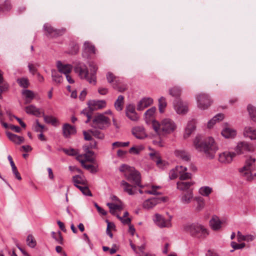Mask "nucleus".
I'll return each mask as SVG.
<instances>
[{"label": "nucleus", "mask_w": 256, "mask_h": 256, "mask_svg": "<svg viewBox=\"0 0 256 256\" xmlns=\"http://www.w3.org/2000/svg\"><path fill=\"white\" fill-rule=\"evenodd\" d=\"M26 112L28 114L34 115L36 116H40L42 112L40 108H36L34 105H30L26 108Z\"/></svg>", "instance_id": "obj_23"}, {"label": "nucleus", "mask_w": 256, "mask_h": 256, "mask_svg": "<svg viewBox=\"0 0 256 256\" xmlns=\"http://www.w3.org/2000/svg\"><path fill=\"white\" fill-rule=\"evenodd\" d=\"M185 232L198 238H204L208 235V230L204 226L198 224H188L184 226Z\"/></svg>", "instance_id": "obj_2"}, {"label": "nucleus", "mask_w": 256, "mask_h": 256, "mask_svg": "<svg viewBox=\"0 0 256 256\" xmlns=\"http://www.w3.org/2000/svg\"><path fill=\"white\" fill-rule=\"evenodd\" d=\"M152 102L153 100L152 98H144L138 102L137 110H142L145 108L149 106Z\"/></svg>", "instance_id": "obj_20"}, {"label": "nucleus", "mask_w": 256, "mask_h": 256, "mask_svg": "<svg viewBox=\"0 0 256 256\" xmlns=\"http://www.w3.org/2000/svg\"><path fill=\"white\" fill-rule=\"evenodd\" d=\"M22 94L26 98L25 104H28L31 102L34 98V94L32 91L29 90H24L22 92Z\"/></svg>", "instance_id": "obj_29"}, {"label": "nucleus", "mask_w": 256, "mask_h": 256, "mask_svg": "<svg viewBox=\"0 0 256 256\" xmlns=\"http://www.w3.org/2000/svg\"><path fill=\"white\" fill-rule=\"evenodd\" d=\"M2 6L4 12L9 11L12 8L10 2L8 0H6L3 4H2Z\"/></svg>", "instance_id": "obj_60"}, {"label": "nucleus", "mask_w": 256, "mask_h": 256, "mask_svg": "<svg viewBox=\"0 0 256 256\" xmlns=\"http://www.w3.org/2000/svg\"><path fill=\"white\" fill-rule=\"evenodd\" d=\"M83 134L84 136V139L86 140L92 141L90 144L91 148H96V142L93 140L92 138V134L90 132V130L88 131H83Z\"/></svg>", "instance_id": "obj_27"}, {"label": "nucleus", "mask_w": 256, "mask_h": 256, "mask_svg": "<svg viewBox=\"0 0 256 256\" xmlns=\"http://www.w3.org/2000/svg\"><path fill=\"white\" fill-rule=\"evenodd\" d=\"M106 79L108 82L110 84H112L116 82V76L111 72H108L106 74Z\"/></svg>", "instance_id": "obj_53"}, {"label": "nucleus", "mask_w": 256, "mask_h": 256, "mask_svg": "<svg viewBox=\"0 0 256 256\" xmlns=\"http://www.w3.org/2000/svg\"><path fill=\"white\" fill-rule=\"evenodd\" d=\"M124 97L120 95L114 102V108L118 111H121L124 107Z\"/></svg>", "instance_id": "obj_35"}, {"label": "nucleus", "mask_w": 256, "mask_h": 256, "mask_svg": "<svg viewBox=\"0 0 256 256\" xmlns=\"http://www.w3.org/2000/svg\"><path fill=\"white\" fill-rule=\"evenodd\" d=\"M52 237L56 240L59 244H62V236L61 232H58V233H56L54 232H52Z\"/></svg>", "instance_id": "obj_51"}, {"label": "nucleus", "mask_w": 256, "mask_h": 256, "mask_svg": "<svg viewBox=\"0 0 256 256\" xmlns=\"http://www.w3.org/2000/svg\"><path fill=\"white\" fill-rule=\"evenodd\" d=\"M151 158L156 162V165L160 168H162L165 164L166 162L161 160L160 154L158 152H152L150 154Z\"/></svg>", "instance_id": "obj_26"}, {"label": "nucleus", "mask_w": 256, "mask_h": 256, "mask_svg": "<svg viewBox=\"0 0 256 256\" xmlns=\"http://www.w3.org/2000/svg\"><path fill=\"white\" fill-rule=\"evenodd\" d=\"M196 120L194 119L189 121L185 130V132L184 134V138H188L193 131L195 130Z\"/></svg>", "instance_id": "obj_19"}, {"label": "nucleus", "mask_w": 256, "mask_h": 256, "mask_svg": "<svg viewBox=\"0 0 256 256\" xmlns=\"http://www.w3.org/2000/svg\"><path fill=\"white\" fill-rule=\"evenodd\" d=\"M78 50H79V46L78 44H72L71 45V48L70 50V53L72 54H75L78 52Z\"/></svg>", "instance_id": "obj_62"}, {"label": "nucleus", "mask_w": 256, "mask_h": 256, "mask_svg": "<svg viewBox=\"0 0 256 256\" xmlns=\"http://www.w3.org/2000/svg\"><path fill=\"white\" fill-rule=\"evenodd\" d=\"M155 218H156L154 221L158 226L160 228H164L170 227V220L172 218V216L170 217L169 220H166L162 215L156 214H155Z\"/></svg>", "instance_id": "obj_16"}, {"label": "nucleus", "mask_w": 256, "mask_h": 256, "mask_svg": "<svg viewBox=\"0 0 256 256\" xmlns=\"http://www.w3.org/2000/svg\"><path fill=\"white\" fill-rule=\"evenodd\" d=\"M86 153L83 155L84 158L82 160H84L85 162H89L93 163L94 162V152L88 150V148H86Z\"/></svg>", "instance_id": "obj_31"}, {"label": "nucleus", "mask_w": 256, "mask_h": 256, "mask_svg": "<svg viewBox=\"0 0 256 256\" xmlns=\"http://www.w3.org/2000/svg\"><path fill=\"white\" fill-rule=\"evenodd\" d=\"M52 80L57 84H60L63 80V78L61 75H60L58 72L55 70H52Z\"/></svg>", "instance_id": "obj_39"}, {"label": "nucleus", "mask_w": 256, "mask_h": 256, "mask_svg": "<svg viewBox=\"0 0 256 256\" xmlns=\"http://www.w3.org/2000/svg\"><path fill=\"white\" fill-rule=\"evenodd\" d=\"M88 105L90 110V112H86L84 110L81 112V114L82 115V116L86 118V120H85L86 124H88L90 121L92 111L100 110L106 107V102L104 100H91L88 102Z\"/></svg>", "instance_id": "obj_4"}, {"label": "nucleus", "mask_w": 256, "mask_h": 256, "mask_svg": "<svg viewBox=\"0 0 256 256\" xmlns=\"http://www.w3.org/2000/svg\"><path fill=\"white\" fill-rule=\"evenodd\" d=\"M224 118V115L222 114H216V116L213 117L210 120L208 121V128H211L213 125L216 124L217 122H220Z\"/></svg>", "instance_id": "obj_34"}, {"label": "nucleus", "mask_w": 256, "mask_h": 256, "mask_svg": "<svg viewBox=\"0 0 256 256\" xmlns=\"http://www.w3.org/2000/svg\"><path fill=\"white\" fill-rule=\"evenodd\" d=\"M126 115L132 121H137L139 118L136 112H126Z\"/></svg>", "instance_id": "obj_59"}, {"label": "nucleus", "mask_w": 256, "mask_h": 256, "mask_svg": "<svg viewBox=\"0 0 256 256\" xmlns=\"http://www.w3.org/2000/svg\"><path fill=\"white\" fill-rule=\"evenodd\" d=\"M36 66H39L38 64H34L32 63H28V70L32 75H34L37 74L38 70L36 68Z\"/></svg>", "instance_id": "obj_54"}, {"label": "nucleus", "mask_w": 256, "mask_h": 256, "mask_svg": "<svg viewBox=\"0 0 256 256\" xmlns=\"http://www.w3.org/2000/svg\"><path fill=\"white\" fill-rule=\"evenodd\" d=\"M230 245L232 247L234 248V250H230V252H233L234 250L242 249L244 248L246 246L244 242L238 244L234 242H232Z\"/></svg>", "instance_id": "obj_50"}, {"label": "nucleus", "mask_w": 256, "mask_h": 256, "mask_svg": "<svg viewBox=\"0 0 256 256\" xmlns=\"http://www.w3.org/2000/svg\"><path fill=\"white\" fill-rule=\"evenodd\" d=\"M120 186L124 188V192L128 193L130 195L134 194L132 188V186L126 181L122 180L120 182Z\"/></svg>", "instance_id": "obj_37"}, {"label": "nucleus", "mask_w": 256, "mask_h": 256, "mask_svg": "<svg viewBox=\"0 0 256 256\" xmlns=\"http://www.w3.org/2000/svg\"><path fill=\"white\" fill-rule=\"evenodd\" d=\"M212 192V188L208 186H204L200 189V193L204 196H208Z\"/></svg>", "instance_id": "obj_49"}, {"label": "nucleus", "mask_w": 256, "mask_h": 256, "mask_svg": "<svg viewBox=\"0 0 256 256\" xmlns=\"http://www.w3.org/2000/svg\"><path fill=\"white\" fill-rule=\"evenodd\" d=\"M107 206H108L110 209H112L114 210H120L122 209V206L120 204H116L114 203H108Z\"/></svg>", "instance_id": "obj_57"}, {"label": "nucleus", "mask_w": 256, "mask_h": 256, "mask_svg": "<svg viewBox=\"0 0 256 256\" xmlns=\"http://www.w3.org/2000/svg\"><path fill=\"white\" fill-rule=\"evenodd\" d=\"M194 145L197 151L203 153L206 158L212 160L215 157L218 147L212 137L202 140L201 135H198L194 140Z\"/></svg>", "instance_id": "obj_1"}, {"label": "nucleus", "mask_w": 256, "mask_h": 256, "mask_svg": "<svg viewBox=\"0 0 256 256\" xmlns=\"http://www.w3.org/2000/svg\"><path fill=\"white\" fill-rule=\"evenodd\" d=\"M90 132L92 135L95 138L100 140H103L104 138V134L98 130H92Z\"/></svg>", "instance_id": "obj_46"}, {"label": "nucleus", "mask_w": 256, "mask_h": 256, "mask_svg": "<svg viewBox=\"0 0 256 256\" xmlns=\"http://www.w3.org/2000/svg\"><path fill=\"white\" fill-rule=\"evenodd\" d=\"M76 133V129L74 126L68 124H65L62 126L63 136L66 138H69L71 135Z\"/></svg>", "instance_id": "obj_18"}, {"label": "nucleus", "mask_w": 256, "mask_h": 256, "mask_svg": "<svg viewBox=\"0 0 256 256\" xmlns=\"http://www.w3.org/2000/svg\"><path fill=\"white\" fill-rule=\"evenodd\" d=\"M6 134L10 140L16 144H20L24 142V138L22 136H18L10 132H6Z\"/></svg>", "instance_id": "obj_22"}, {"label": "nucleus", "mask_w": 256, "mask_h": 256, "mask_svg": "<svg viewBox=\"0 0 256 256\" xmlns=\"http://www.w3.org/2000/svg\"><path fill=\"white\" fill-rule=\"evenodd\" d=\"M120 82L119 80H116V82L112 84V87L118 90L120 92H123L126 90V88L124 86H120Z\"/></svg>", "instance_id": "obj_48"}, {"label": "nucleus", "mask_w": 256, "mask_h": 256, "mask_svg": "<svg viewBox=\"0 0 256 256\" xmlns=\"http://www.w3.org/2000/svg\"><path fill=\"white\" fill-rule=\"evenodd\" d=\"M210 224L212 230H216L221 228L222 222L217 216H214L210 221Z\"/></svg>", "instance_id": "obj_25"}, {"label": "nucleus", "mask_w": 256, "mask_h": 256, "mask_svg": "<svg viewBox=\"0 0 256 256\" xmlns=\"http://www.w3.org/2000/svg\"><path fill=\"white\" fill-rule=\"evenodd\" d=\"M244 135L252 140H256V130L251 126H246L244 129Z\"/></svg>", "instance_id": "obj_21"}, {"label": "nucleus", "mask_w": 256, "mask_h": 256, "mask_svg": "<svg viewBox=\"0 0 256 256\" xmlns=\"http://www.w3.org/2000/svg\"><path fill=\"white\" fill-rule=\"evenodd\" d=\"M198 107L202 110L208 108L211 104L212 101L208 95L200 94L197 96Z\"/></svg>", "instance_id": "obj_10"}, {"label": "nucleus", "mask_w": 256, "mask_h": 256, "mask_svg": "<svg viewBox=\"0 0 256 256\" xmlns=\"http://www.w3.org/2000/svg\"><path fill=\"white\" fill-rule=\"evenodd\" d=\"M181 92L182 90L178 86H174L169 90L170 95L174 97L176 100H180L179 97L181 94Z\"/></svg>", "instance_id": "obj_32"}, {"label": "nucleus", "mask_w": 256, "mask_h": 256, "mask_svg": "<svg viewBox=\"0 0 256 256\" xmlns=\"http://www.w3.org/2000/svg\"><path fill=\"white\" fill-rule=\"evenodd\" d=\"M156 108L154 106L152 107L151 108L148 110L144 114L146 118H150L156 112Z\"/></svg>", "instance_id": "obj_55"}, {"label": "nucleus", "mask_w": 256, "mask_h": 256, "mask_svg": "<svg viewBox=\"0 0 256 256\" xmlns=\"http://www.w3.org/2000/svg\"><path fill=\"white\" fill-rule=\"evenodd\" d=\"M175 156L185 162H188L190 160V155L184 150H176L174 152Z\"/></svg>", "instance_id": "obj_24"}, {"label": "nucleus", "mask_w": 256, "mask_h": 256, "mask_svg": "<svg viewBox=\"0 0 256 256\" xmlns=\"http://www.w3.org/2000/svg\"><path fill=\"white\" fill-rule=\"evenodd\" d=\"M56 67L58 72L65 75L69 74L72 70V66L68 64H64L61 61H58Z\"/></svg>", "instance_id": "obj_17"}, {"label": "nucleus", "mask_w": 256, "mask_h": 256, "mask_svg": "<svg viewBox=\"0 0 256 256\" xmlns=\"http://www.w3.org/2000/svg\"><path fill=\"white\" fill-rule=\"evenodd\" d=\"M130 144L129 142H116L112 144V146H114L116 147H124V146H128Z\"/></svg>", "instance_id": "obj_63"}, {"label": "nucleus", "mask_w": 256, "mask_h": 256, "mask_svg": "<svg viewBox=\"0 0 256 256\" xmlns=\"http://www.w3.org/2000/svg\"><path fill=\"white\" fill-rule=\"evenodd\" d=\"M247 108L251 119L254 122H256V108L252 105L249 104Z\"/></svg>", "instance_id": "obj_43"}, {"label": "nucleus", "mask_w": 256, "mask_h": 256, "mask_svg": "<svg viewBox=\"0 0 256 256\" xmlns=\"http://www.w3.org/2000/svg\"><path fill=\"white\" fill-rule=\"evenodd\" d=\"M174 106L178 114H185L188 111V106L184 104L181 100H175L174 102Z\"/></svg>", "instance_id": "obj_14"}, {"label": "nucleus", "mask_w": 256, "mask_h": 256, "mask_svg": "<svg viewBox=\"0 0 256 256\" xmlns=\"http://www.w3.org/2000/svg\"><path fill=\"white\" fill-rule=\"evenodd\" d=\"M128 180L133 182L136 186L142 187L140 185V174L134 167L128 172L124 174Z\"/></svg>", "instance_id": "obj_8"}, {"label": "nucleus", "mask_w": 256, "mask_h": 256, "mask_svg": "<svg viewBox=\"0 0 256 256\" xmlns=\"http://www.w3.org/2000/svg\"><path fill=\"white\" fill-rule=\"evenodd\" d=\"M166 197L152 198L146 200L143 203V207L146 209H150L156 205L167 200Z\"/></svg>", "instance_id": "obj_11"}, {"label": "nucleus", "mask_w": 256, "mask_h": 256, "mask_svg": "<svg viewBox=\"0 0 256 256\" xmlns=\"http://www.w3.org/2000/svg\"><path fill=\"white\" fill-rule=\"evenodd\" d=\"M144 128L140 126L134 128L132 130V134L138 139H142L143 138L142 134L144 133Z\"/></svg>", "instance_id": "obj_36"}, {"label": "nucleus", "mask_w": 256, "mask_h": 256, "mask_svg": "<svg viewBox=\"0 0 256 256\" xmlns=\"http://www.w3.org/2000/svg\"><path fill=\"white\" fill-rule=\"evenodd\" d=\"M44 30L47 32V36L50 37H57L62 36L66 32L65 28L56 29L49 24H46L44 26Z\"/></svg>", "instance_id": "obj_9"}, {"label": "nucleus", "mask_w": 256, "mask_h": 256, "mask_svg": "<svg viewBox=\"0 0 256 256\" xmlns=\"http://www.w3.org/2000/svg\"><path fill=\"white\" fill-rule=\"evenodd\" d=\"M10 166H12V172L15 175L16 178H17L18 180H21L22 177L19 172H18L15 164H13Z\"/></svg>", "instance_id": "obj_58"}, {"label": "nucleus", "mask_w": 256, "mask_h": 256, "mask_svg": "<svg viewBox=\"0 0 256 256\" xmlns=\"http://www.w3.org/2000/svg\"><path fill=\"white\" fill-rule=\"evenodd\" d=\"M81 192L86 196H92V194L89 188L86 186H81Z\"/></svg>", "instance_id": "obj_56"}, {"label": "nucleus", "mask_w": 256, "mask_h": 256, "mask_svg": "<svg viewBox=\"0 0 256 256\" xmlns=\"http://www.w3.org/2000/svg\"><path fill=\"white\" fill-rule=\"evenodd\" d=\"M89 67L90 72L86 66L84 68L81 67V78L86 79L90 84L96 85V72L98 68L93 62H90Z\"/></svg>", "instance_id": "obj_3"}, {"label": "nucleus", "mask_w": 256, "mask_h": 256, "mask_svg": "<svg viewBox=\"0 0 256 256\" xmlns=\"http://www.w3.org/2000/svg\"><path fill=\"white\" fill-rule=\"evenodd\" d=\"M195 200L196 202L197 205L196 208V210L200 212L202 210L204 207L205 203L204 200L202 197L196 198Z\"/></svg>", "instance_id": "obj_42"}, {"label": "nucleus", "mask_w": 256, "mask_h": 256, "mask_svg": "<svg viewBox=\"0 0 256 256\" xmlns=\"http://www.w3.org/2000/svg\"><path fill=\"white\" fill-rule=\"evenodd\" d=\"M193 197L192 191L188 190V192L182 196L181 200L184 204H189L190 202L191 199Z\"/></svg>", "instance_id": "obj_38"}, {"label": "nucleus", "mask_w": 256, "mask_h": 256, "mask_svg": "<svg viewBox=\"0 0 256 256\" xmlns=\"http://www.w3.org/2000/svg\"><path fill=\"white\" fill-rule=\"evenodd\" d=\"M62 150L68 155L72 156H76V160L80 162V155L78 154V150H76L74 148H72L70 150L64 148Z\"/></svg>", "instance_id": "obj_41"}, {"label": "nucleus", "mask_w": 256, "mask_h": 256, "mask_svg": "<svg viewBox=\"0 0 256 256\" xmlns=\"http://www.w3.org/2000/svg\"><path fill=\"white\" fill-rule=\"evenodd\" d=\"M26 242L28 246L30 248H34L36 246V242L32 234H29L26 238Z\"/></svg>", "instance_id": "obj_47"}, {"label": "nucleus", "mask_w": 256, "mask_h": 256, "mask_svg": "<svg viewBox=\"0 0 256 256\" xmlns=\"http://www.w3.org/2000/svg\"><path fill=\"white\" fill-rule=\"evenodd\" d=\"M152 128L154 131L158 134H160V133L162 132L161 131V124H160L158 122L153 120L152 124Z\"/></svg>", "instance_id": "obj_52"}, {"label": "nucleus", "mask_w": 256, "mask_h": 256, "mask_svg": "<svg viewBox=\"0 0 256 256\" xmlns=\"http://www.w3.org/2000/svg\"><path fill=\"white\" fill-rule=\"evenodd\" d=\"M132 168L133 167H130L127 164H122L120 166L119 170L121 172H127L126 173H128Z\"/></svg>", "instance_id": "obj_61"}, {"label": "nucleus", "mask_w": 256, "mask_h": 256, "mask_svg": "<svg viewBox=\"0 0 256 256\" xmlns=\"http://www.w3.org/2000/svg\"><path fill=\"white\" fill-rule=\"evenodd\" d=\"M256 159L252 158H250L246 162V164L240 170V172L244 173V176L246 178V180H251L253 178V174L252 171L254 170L252 168L253 164L255 163Z\"/></svg>", "instance_id": "obj_6"}, {"label": "nucleus", "mask_w": 256, "mask_h": 256, "mask_svg": "<svg viewBox=\"0 0 256 256\" xmlns=\"http://www.w3.org/2000/svg\"><path fill=\"white\" fill-rule=\"evenodd\" d=\"M42 116L46 123L52 124V126H57L58 121L56 118L51 116L45 115L44 111H42Z\"/></svg>", "instance_id": "obj_33"}, {"label": "nucleus", "mask_w": 256, "mask_h": 256, "mask_svg": "<svg viewBox=\"0 0 256 256\" xmlns=\"http://www.w3.org/2000/svg\"><path fill=\"white\" fill-rule=\"evenodd\" d=\"M167 104L166 98L162 96L158 100V110L160 113H163Z\"/></svg>", "instance_id": "obj_44"}, {"label": "nucleus", "mask_w": 256, "mask_h": 256, "mask_svg": "<svg viewBox=\"0 0 256 256\" xmlns=\"http://www.w3.org/2000/svg\"><path fill=\"white\" fill-rule=\"evenodd\" d=\"M193 184L190 182H178L176 183L177 188L182 191L188 190Z\"/></svg>", "instance_id": "obj_30"}, {"label": "nucleus", "mask_w": 256, "mask_h": 256, "mask_svg": "<svg viewBox=\"0 0 256 256\" xmlns=\"http://www.w3.org/2000/svg\"><path fill=\"white\" fill-rule=\"evenodd\" d=\"M16 82L20 87L24 88H28L30 85L29 80L26 78H18Z\"/></svg>", "instance_id": "obj_45"}, {"label": "nucleus", "mask_w": 256, "mask_h": 256, "mask_svg": "<svg viewBox=\"0 0 256 256\" xmlns=\"http://www.w3.org/2000/svg\"><path fill=\"white\" fill-rule=\"evenodd\" d=\"M221 134L223 136L226 138H232L236 136V132L234 130L225 128L222 130Z\"/></svg>", "instance_id": "obj_28"}, {"label": "nucleus", "mask_w": 256, "mask_h": 256, "mask_svg": "<svg viewBox=\"0 0 256 256\" xmlns=\"http://www.w3.org/2000/svg\"><path fill=\"white\" fill-rule=\"evenodd\" d=\"M110 124V119L103 114H97L92 119V126L97 128L104 130Z\"/></svg>", "instance_id": "obj_5"}, {"label": "nucleus", "mask_w": 256, "mask_h": 256, "mask_svg": "<svg viewBox=\"0 0 256 256\" xmlns=\"http://www.w3.org/2000/svg\"><path fill=\"white\" fill-rule=\"evenodd\" d=\"M73 182L74 185L80 190V177L79 175H76L73 176Z\"/></svg>", "instance_id": "obj_64"}, {"label": "nucleus", "mask_w": 256, "mask_h": 256, "mask_svg": "<svg viewBox=\"0 0 256 256\" xmlns=\"http://www.w3.org/2000/svg\"><path fill=\"white\" fill-rule=\"evenodd\" d=\"M96 49L94 46L88 41L85 42L83 46L82 56L89 58L96 54Z\"/></svg>", "instance_id": "obj_12"}, {"label": "nucleus", "mask_w": 256, "mask_h": 256, "mask_svg": "<svg viewBox=\"0 0 256 256\" xmlns=\"http://www.w3.org/2000/svg\"><path fill=\"white\" fill-rule=\"evenodd\" d=\"M176 125L170 119L166 118L161 122V131L162 134L172 133L176 128Z\"/></svg>", "instance_id": "obj_7"}, {"label": "nucleus", "mask_w": 256, "mask_h": 256, "mask_svg": "<svg viewBox=\"0 0 256 256\" xmlns=\"http://www.w3.org/2000/svg\"><path fill=\"white\" fill-rule=\"evenodd\" d=\"M81 166L92 173L96 172V167L92 164H86V162H85L84 160H81Z\"/></svg>", "instance_id": "obj_40"}, {"label": "nucleus", "mask_w": 256, "mask_h": 256, "mask_svg": "<svg viewBox=\"0 0 256 256\" xmlns=\"http://www.w3.org/2000/svg\"><path fill=\"white\" fill-rule=\"evenodd\" d=\"M235 156L234 152H224L219 154L218 160L222 163L228 164L232 162L233 158Z\"/></svg>", "instance_id": "obj_15"}, {"label": "nucleus", "mask_w": 256, "mask_h": 256, "mask_svg": "<svg viewBox=\"0 0 256 256\" xmlns=\"http://www.w3.org/2000/svg\"><path fill=\"white\" fill-rule=\"evenodd\" d=\"M254 148L252 146L245 142L238 143L235 148V151L238 154H240L247 152H252Z\"/></svg>", "instance_id": "obj_13"}]
</instances>
